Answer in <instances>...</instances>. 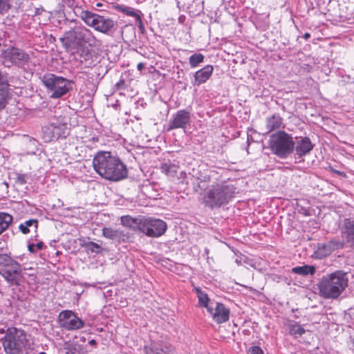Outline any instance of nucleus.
Here are the masks:
<instances>
[{
  "instance_id": "27",
  "label": "nucleus",
  "mask_w": 354,
  "mask_h": 354,
  "mask_svg": "<svg viewBox=\"0 0 354 354\" xmlns=\"http://www.w3.org/2000/svg\"><path fill=\"white\" fill-rule=\"evenodd\" d=\"M195 291L197 294V297L198 299V304L201 307L206 308L208 310L212 306H209V298L207 293L201 290V288H195Z\"/></svg>"
},
{
  "instance_id": "47",
  "label": "nucleus",
  "mask_w": 354,
  "mask_h": 354,
  "mask_svg": "<svg viewBox=\"0 0 354 354\" xmlns=\"http://www.w3.org/2000/svg\"><path fill=\"white\" fill-rule=\"evenodd\" d=\"M115 110L118 109V108L120 106V103H119V101L118 100H116L115 103V104H113L111 105Z\"/></svg>"
},
{
  "instance_id": "45",
  "label": "nucleus",
  "mask_w": 354,
  "mask_h": 354,
  "mask_svg": "<svg viewBox=\"0 0 354 354\" xmlns=\"http://www.w3.org/2000/svg\"><path fill=\"white\" fill-rule=\"evenodd\" d=\"M35 247L37 250H41L44 248V244L43 242L40 241V242H38L37 244H35Z\"/></svg>"
},
{
  "instance_id": "50",
  "label": "nucleus",
  "mask_w": 354,
  "mask_h": 354,
  "mask_svg": "<svg viewBox=\"0 0 354 354\" xmlns=\"http://www.w3.org/2000/svg\"><path fill=\"white\" fill-rule=\"evenodd\" d=\"M337 175H339V176H342V177H346V173H345L344 171H339L338 172V174H337Z\"/></svg>"
},
{
  "instance_id": "12",
  "label": "nucleus",
  "mask_w": 354,
  "mask_h": 354,
  "mask_svg": "<svg viewBox=\"0 0 354 354\" xmlns=\"http://www.w3.org/2000/svg\"><path fill=\"white\" fill-rule=\"evenodd\" d=\"M57 322L60 327L66 330H77L85 326L84 322L77 313L71 310H64L59 313Z\"/></svg>"
},
{
  "instance_id": "14",
  "label": "nucleus",
  "mask_w": 354,
  "mask_h": 354,
  "mask_svg": "<svg viewBox=\"0 0 354 354\" xmlns=\"http://www.w3.org/2000/svg\"><path fill=\"white\" fill-rule=\"evenodd\" d=\"M5 272L0 274L10 284L19 286L21 279V265L16 260H13L8 266L5 267Z\"/></svg>"
},
{
  "instance_id": "37",
  "label": "nucleus",
  "mask_w": 354,
  "mask_h": 354,
  "mask_svg": "<svg viewBox=\"0 0 354 354\" xmlns=\"http://www.w3.org/2000/svg\"><path fill=\"white\" fill-rule=\"evenodd\" d=\"M15 183L23 185L27 183V175L24 174H16Z\"/></svg>"
},
{
  "instance_id": "40",
  "label": "nucleus",
  "mask_w": 354,
  "mask_h": 354,
  "mask_svg": "<svg viewBox=\"0 0 354 354\" xmlns=\"http://www.w3.org/2000/svg\"><path fill=\"white\" fill-rule=\"evenodd\" d=\"M249 354H264L263 350L258 346H251L248 350Z\"/></svg>"
},
{
  "instance_id": "35",
  "label": "nucleus",
  "mask_w": 354,
  "mask_h": 354,
  "mask_svg": "<svg viewBox=\"0 0 354 354\" xmlns=\"http://www.w3.org/2000/svg\"><path fill=\"white\" fill-rule=\"evenodd\" d=\"M14 259L7 254H0V272H5V267L12 263Z\"/></svg>"
},
{
  "instance_id": "5",
  "label": "nucleus",
  "mask_w": 354,
  "mask_h": 354,
  "mask_svg": "<svg viewBox=\"0 0 354 354\" xmlns=\"http://www.w3.org/2000/svg\"><path fill=\"white\" fill-rule=\"evenodd\" d=\"M41 82L52 99H59L73 89V82L53 73H45L39 77Z\"/></svg>"
},
{
  "instance_id": "8",
  "label": "nucleus",
  "mask_w": 354,
  "mask_h": 354,
  "mask_svg": "<svg viewBox=\"0 0 354 354\" xmlns=\"http://www.w3.org/2000/svg\"><path fill=\"white\" fill-rule=\"evenodd\" d=\"M26 342L24 331L12 327L7 329L3 345L7 354H24Z\"/></svg>"
},
{
  "instance_id": "25",
  "label": "nucleus",
  "mask_w": 354,
  "mask_h": 354,
  "mask_svg": "<svg viewBox=\"0 0 354 354\" xmlns=\"http://www.w3.org/2000/svg\"><path fill=\"white\" fill-rule=\"evenodd\" d=\"M315 272V267L310 265L296 266L292 268V272L301 276H307L308 274L313 275Z\"/></svg>"
},
{
  "instance_id": "23",
  "label": "nucleus",
  "mask_w": 354,
  "mask_h": 354,
  "mask_svg": "<svg viewBox=\"0 0 354 354\" xmlns=\"http://www.w3.org/2000/svg\"><path fill=\"white\" fill-rule=\"evenodd\" d=\"M332 253L330 248L327 243H318L314 249L313 257L317 259H324Z\"/></svg>"
},
{
  "instance_id": "41",
  "label": "nucleus",
  "mask_w": 354,
  "mask_h": 354,
  "mask_svg": "<svg viewBox=\"0 0 354 354\" xmlns=\"http://www.w3.org/2000/svg\"><path fill=\"white\" fill-rule=\"evenodd\" d=\"M118 230V238H116V240L118 241H126L128 239H129V236H128V234L127 233H125L124 231H122L119 229H117Z\"/></svg>"
},
{
  "instance_id": "54",
  "label": "nucleus",
  "mask_w": 354,
  "mask_h": 354,
  "mask_svg": "<svg viewBox=\"0 0 354 354\" xmlns=\"http://www.w3.org/2000/svg\"><path fill=\"white\" fill-rule=\"evenodd\" d=\"M38 354H46L45 352H40Z\"/></svg>"
},
{
  "instance_id": "51",
  "label": "nucleus",
  "mask_w": 354,
  "mask_h": 354,
  "mask_svg": "<svg viewBox=\"0 0 354 354\" xmlns=\"http://www.w3.org/2000/svg\"><path fill=\"white\" fill-rule=\"evenodd\" d=\"M330 170H331V171H332L333 173L336 174H338V172L339 171L336 170V169H333V168H331V169H330Z\"/></svg>"
},
{
  "instance_id": "21",
  "label": "nucleus",
  "mask_w": 354,
  "mask_h": 354,
  "mask_svg": "<svg viewBox=\"0 0 354 354\" xmlns=\"http://www.w3.org/2000/svg\"><path fill=\"white\" fill-rule=\"evenodd\" d=\"M145 354H171L167 346L158 342H151L144 347Z\"/></svg>"
},
{
  "instance_id": "49",
  "label": "nucleus",
  "mask_w": 354,
  "mask_h": 354,
  "mask_svg": "<svg viewBox=\"0 0 354 354\" xmlns=\"http://www.w3.org/2000/svg\"><path fill=\"white\" fill-rule=\"evenodd\" d=\"M303 37L307 40L310 37V34L309 32H306L304 35H303Z\"/></svg>"
},
{
  "instance_id": "16",
  "label": "nucleus",
  "mask_w": 354,
  "mask_h": 354,
  "mask_svg": "<svg viewBox=\"0 0 354 354\" xmlns=\"http://www.w3.org/2000/svg\"><path fill=\"white\" fill-rule=\"evenodd\" d=\"M293 153L295 152L299 158L309 154L315 146L310 138L307 136L295 137Z\"/></svg>"
},
{
  "instance_id": "10",
  "label": "nucleus",
  "mask_w": 354,
  "mask_h": 354,
  "mask_svg": "<svg viewBox=\"0 0 354 354\" xmlns=\"http://www.w3.org/2000/svg\"><path fill=\"white\" fill-rule=\"evenodd\" d=\"M139 223V231L149 237H159L167 229V225L164 221L152 217L143 216L142 221Z\"/></svg>"
},
{
  "instance_id": "26",
  "label": "nucleus",
  "mask_w": 354,
  "mask_h": 354,
  "mask_svg": "<svg viewBox=\"0 0 354 354\" xmlns=\"http://www.w3.org/2000/svg\"><path fill=\"white\" fill-rule=\"evenodd\" d=\"M12 221L13 218L10 214L0 212V235L9 227Z\"/></svg>"
},
{
  "instance_id": "11",
  "label": "nucleus",
  "mask_w": 354,
  "mask_h": 354,
  "mask_svg": "<svg viewBox=\"0 0 354 354\" xmlns=\"http://www.w3.org/2000/svg\"><path fill=\"white\" fill-rule=\"evenodd\" d=\"M3 55L6 62L13 65L26 69L28 68L30 57L24 50L15 46H9L3 51Z\"/></svg>"
},
{
  "instance_id": "30",
  "label": "nucleus",
  "mask_w": 354,
  "mask_h": 354,
  "mask_svg": "<svg viewBox=\"0 0 354 354\" xmlns=\"http://www.w3.org/2000/svg\"><path fill=\"white\" fill-rule=\"evenodd\" d=\"M289 334L295 337H301L306 330L299 323L295 322L288 325Z\"/></svg>"
},
{
  "instance_id": "52",
  "label": "nucleus",
  "mask_w": 354,
  "mask_h": 354,
  "mask_svg": "<svg viewBox=\"0 0 354 354\" xmlns=\"http://www.w3.org/2000/svg\"><path fill=\"white\" fill-rule=\"evenodd\" d=\"M180 178L183 179V180H182V183H184V181H185V183L187 182V179L185 178L184 176H183V177L180 176Z\"/></svg>"
},
{
  "instance_id": "42",
  "label": "nucleus",
  "mask_w": 354,
  "mask_h": 354,
  "mask_svg": "<svg viewBox=\"0 0 354 354\" xmlns=\"http://www.w3.org/2000/svg\"><path fill=\"white\" fill-rule=\"evenodd\" d=\"M126 88V84L124 79H120L115 84V88L118 91L124 90Z\"/></svg>"
},
{
  "instance_id": "20",
  "label": "nucleus",
  "mask_w": 354,
  "mask_h": 354,
  "mask_svg": "<svg viewBox=\"0 0 354 354\" xmlns=\"http://www.w3.org/2000/svg\"><path fill=\"white\" fill-rule=\"evenodd\" d=\"M8 82L6 75L0 70V110L3 109L7 104L9 87Z\"/></svg>"
},
{
  "instance_id": "44",
  "label": "nucleus",
  "mask_w": 354,
  "mask_h": 354,
  "mask_svg": "<svg viewBox=\"0 0 354 354\" xmlns=\"http://www.w3.org/2000/svg\"><path fill=\"white\" fill-rule=\"evenodd\" d=\"M36 247H35V244L34 243H28V251L30 252L31 253H35L36 252Z\"/></svg>"
},
{
  "instance_id": "15",
  "label": "nucleus",
  "mask_w": 354,
  "mask_h": 354,
  "mask_svg": "<svg viewBox=\"0 0 354 354\" xmlns=\"http://www.w3.org/2000/svg\"><path fill=\"white\" fill-rule=\"evenodd\" d=\"M191 113L185 109L178 110L169 120L167 131L176 129H185L189 124Z\"/></svg>"
},
{
  "instance_id": "7",
  "label": "nucleus",
  "mask_w": 354,
  "mask_h": 354,
  "mask_svg": "<svg viewBox=\"0 0 354 354\" xmlns=\"http://www.w3.org/2000/svg\"><path fill=\"white\" fill-rule=\"evenodd\" d=\"M80 17L87 26L109 36H113L118 28L117 22L112 19L88 10H82Z\"/></svg>"
},
{
  "instance_id": "6",
  "label": "nucleus",
  "mask_w": 354,
  "mask_h": 354,
  "mask_svg": "<svg viewBox=\"0 0 354 354\" xmlns=\"http://www.w3.org/2000/svg\"><path fill=\"white\" fill-rule=\"evenodd\" d=\"M268 146L272 154L286 159L293 153L294 137L285 131H277L270 136Z\"/></svg>"
},
{
  "instance_id": "36",
  "label": "nucleus",
  "mask_w": 354,
  "mask_h": 354,
  "mask_svg": "<svg viewBox=\"0 0 354 354\" xmlns=\"http://www.w3.org/2000/svg\"><path fill=\"white\" fill-rule=\"evenodd\" d=\"M102 234L104 237L116 240V238H118V230H114L111 227H104L102 230Z\"/></svg>"
},
{
  "instance_id": "2",
  "label": "nucleus",
  "mask_w": 354,
  "mask_h": 354,
  "mask_svg": "<svg viewBox=\"0 0 354 354\" xmlns=\"http://www.w3.org/2000/svg\"><path fill=\"white\" fill-rule=\"evenodd\" d=\"M236 190V187L228 181L214 183L205 192L201 203L212 210L219 209L235 198Z\"/></svg>"
},
{
  "instance_id": "32",
  "label": "nucleus",
  "mask_w": 354,
  "mask_h": 354,
  "mask_svg": "<svg viewBox=\"0 0 354 354\" xmlns=\"http://www.w3.org/2000/svg\"><path fill=\"white\" fill-rule=\"evenodd\" d=\"M205 56L201 53H194L189 58V64L191 68L197 67L201 63L203 62Z\"/></svg>"
},
{
  "instance_id": "24",
  "label": "nucleus",
  "mask_w": 354,
  "mask_h": 354,
  "mask_svg": "<svg viewBox=\"0 0 354 354\" xmlns=\"http://www.w3.org/2000/svg\"><path fill=\"white\" fill-rule=\"evenodd\" d=\"M143 216L133 218L127 215L121 217V223L126 227L133 228L134 230H140V222L142 221Z\"/></svg>"
},
{
  "instance_id": "3",
  "label": "nucleus",
  "mask_w": 354,
  "mask_h": 354,
  "mask_svg": "<svg viewBox=\"0 0 354 354\" xmlns=\"http://www.w3.org/2000/svg\"><path fill=\"white\" fill-rule=\"evenodd\" d=\"M320 295L326 299H337L348 286L346 273L337 270L324 277L318 284Z\"/></svg>"
},
{
  "instance_id": "4",
  "label": "nucleus",
  "mask_w": 354,
  "mask_h": 354,
  "mask_svg": "<svg viewBox=\"0 0 354 354\" xmlns=\"http://www.w3.org/2000/svg\"><path fill=\"white\" fill-rule=\"evenodd\" d=\"M95 38L93 32L87 28L80 26L66 32L60 41L66 49L84 48L87 44L91 46Z\"/></svg>"
},
{
  "instance_id": "19",
  "label": "nucleus",
  "mask_w": 354,
  "mask_h": 354,
  "mask_svg": "<svg viewBox=\"0 0 354 354\" xmlns=\"http://www.w3.org/2000/svg\"><path fill=\"white\" fill-rule=\"evenodd\" d=\"M214 68L212 65H206L194 73V86H200L205 83L212 75Z\"/></svg>"
},
{
  "instance_id": "43",
  "label": "nucleus",
  "mask_w": 354,
  "mask_h": 354,
  "mask_svg": "<svg viewBox=\"0 0 354 354\" xmlns=\"http://www.w3.org/2000/svg\"><path fill=\"white\" fill-rule=\"evenodd\" d=\"M65 354H75L76 348L73 345H68L64 347Z\"/></svg>"
},
{
  "instance_id": "46",
  "label": "nucleus",
  "mask_w": 354,
  "mask_h": 354,
  "mask_svg": "<svg viewBox=\"0 0 354 354\" xmlns=\"http://www.w3.org/2000/svg\"><path fill=\"white\" fill-rule=\"evenodd\" d=\"M145 68V64L142 62H140L137 65V69L140 71H142L143 69Z\"/></svg>"
},
{
  "instance_id": "9",
  "label": "nucleus",
  "mask_w": 354,
  "mask_h": 354,
  "mask_svg": "<svg viewBox=\"0 0 354 354\" xmlns=\"http://www.w3.org/2000/svg\"><path fill=\"white\" fill-rule=\"evenodd\" d=\"M68 134L67 123L55 118L42 127L41 138L44 142H50L66 138Z\"/></svg>"
},
{
  "instance_id": "33",
  "label": "nucleus",
  "mask_w": 354,
  "mask_h": 354,
  "mask_svg": "<svg viewBox=\"0 0 354 354\" xmlns=\"http://www.w3.org/2000/svg\"><path fill=\"white\" fill-rule=\"evenodd\" d=\"M116 10L119 12L126 14L127 16L134 17L136 19L140 14L136 12L133 8L128 7L124 5H118L116 6Z\"/></svg>"
},
{
  "instance_id": "38",
  "label": "nucleus",
  "mask_w": 354,
  "mask_h": 354,
  "mask_svg": "<svg viewBox=\"0 0 354 354\" xmlns=\"http://www.w3.org/2000/svg\"><path fill=\"white\" fill-rule=\"evenodd\" d=\"M10 0H0V13L8 11L10 6L9 4Z\"/></svg>"
},
{
  "instance_id": "13",
  "label": "nucleus",
  "mask_w": 354,
  "mask_h": 354,
  "mask_svg": "<svg viewBox=\"0 0 354 354\" xmlns=\"http://www.w3.org/2000/svg\"><path fill=\"white\" fill-rule=\"evenodd\" d=\"M342 239L354 250V215L343 218L339 224Z\"/></svg>"
},
{
  "instance_id": "31",
  "label": "nucleus",
  "mask_w": 354,
  "mask_h": 354,
  "mask_svg": "<svg viewBox=\"0 0 354 354\" xmlns=\"http://www.w3.org/2000/svg\"><path fill=\"white\" fill-rule=\"evenodd\" d=\"M87 251H90L92 253L100 254L102 251V248L97 243L93 241L85 242L82 244Z\"/></svg>"
},
{
  "instance_id": "53",
  "label": "nucleus",
  "mask_w": 354,
  "mask_h": 354,
  "mask_svg": "<svg viewBox=\"0 0 354 354\" xmlns=\"http://www.w3.org/2000/svg\"><path fill=\"white\" fill-rule=\"evenodd\" d=\"M35 14L37 15V14H39V10L38 8L36 9V12H35Z\"/></svg>"
},
{
  "instance_id": "22",
  "label": "nucleus",
  "mask_w": 354,
  "mask_h": 354,
  "mask_svg": "<svg viewBox=\"0 0 354 354\" xmlns=\"http://www.w3.org/2000/svg\"><path fill=\"white\" fill-rule=\"evenodd\" d=\"M283 124V119L279 114H273L266 118V133L279 129Z\"/></svg>"
},
{
  "instance_id": "18",
  "label": "nucleus",
  "mask_w": 354,
  "mask_h": 354,
  "mask_svg": "<svg viewBox=\"0 0 354 354\" xmlns=\"http://www.w3.org/2000/svg\"><path fill=\"white\" fill-rule=\"evenodd\" d=\"M185 176V178L187 179L186 184H188L189 182H192L194 184V189L195 192H198L200 190H204L206 187L207 184L210 181V177L209 176H201L198 178H194L193 175H191L189 174L187 175L185 172H181V176Z\"/></svg>"
},
{
  "instance_id": "34",
  "label": "nucleus",
  "mask_w": 354,
  "mask_h": 354,
  "mask_svg": "<svg viewBox=\"0 0 354 354\" xmlns=\"http://www.w3.org/2000/svg\"><path fill=\"white\" fill-rule=\"evenodd\" d=\"M327 244L328 245L329 248H330L332 252L335 250H337L338 249H342L344 248L345 241L342 239V241H339L336 239H333L330 240L328 242H327Z\"/></svg>"
},
{
  "instance_id": "48",
  "label": "nucleus",
  "mask_w": 354,
  "mask_h": 354,
  "mask_svg": "<svg viewBox=\"0 0 354 354\" xmlns=\"http://www.w3.org/2000/svg\"><path fill=\"white\" fill-rule=\"evenodd\" d=\"M88 344H89L91 346H96V345H97V342H96L95 339H91V340L88 342Z\"/></svg>"
},
{
  "instance_id": "39",
  "label": "nucleus",
  "mask_w": 354,
  "mask_h": 354,
  "mask_svg": "<svg viewBox=\"0 0 354 354\" xmlns=\"http://www.w3.org/2000/svg\"><path fill=\"white\" fill-rule=\"evenodd\" d=\"M136 22L138 24V27L140 33L144 35L146 30L140 15L137 17Z\"/></svg>"
},
{
  "instance_id": "29",
  "label": "nucleus",
  "mask_w": 354,
  "mask_h": 354,
  "mask_svg": "<svg viewBox=\"0 0 354 354\" xmlns=\"http://www.w3.org/2000/svg\"><path fill=\"white\" fill-rule=\"evenodd\" d=\"M33 227L35 230L38 227V221L35 218L29 219L19 225V229L24 234H26L30 232V227Z\"/></svg>"
},
{
  "instance_id": "1",
  "label": "nucleus",
  "mask_w": 354,
  "mask_h": 354,
  "mask_svg": "<svg viewBox=\"0 0 354 354\" xmlns=\"http://www.w3.org/2000/svg\"><path fill=\"white\" fill-rule=\"evenodd\" d=\"M93 167L95 171L106 180L118 182L128 176L127 165L111 151L97 152L93 159Z\"/></svg>"
},
{
  "instance_id": "28",
  "label": "nucleus",
  "mask_w": 354,
  "mask_h": 354,
  "mask_svg": "<svg viewBox=\"0 0 354 354\" xmlns=\"http://www.w3.org/2000/svg\"><path fill=\"white\" fill-rule=\"evenodd\" d=\"M178 168V165L171 161L162 163L160 167L162 172L169 176H174L177 173Z\"/></svg>"
},
{
  "instance_id": "17",
  "label": "nucleus",
  "mask_w": 354,
  "mask_h": 354,
  "mask_svg": "<svg viewBox=\"0 0 354 354\" xmlns=\"http://www.w3.org/2000/svg\"><path fill=\"white\" fill-rule=\"evenodd\" d=\"M230 309L223 304L216 302L214 308L211 307L208 309V313L211 315L213 320L217 324H222L227 322L230 318Z\"/></svg>"
}]
</instances>
